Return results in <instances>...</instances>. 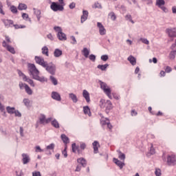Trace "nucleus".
<instances>
[{"label":"nucleus","instance_id":"obj_44","mask_svg":"<svg viewBox=\"0 0 176 176\" xmlns=\"http://www.w3.org/2000/svg\"><path fill=\"white\" fill-rule=\"evenodd\" d=\"M10 10H11L12 13H13L14 14H16V13H17V8L14 6H11Z\"/></svg>","mask_w":176,"mask_h":176},{"label":"nucleus","instance_id":"obj_62","mask_svg":"<svg viewBox=\"0 0 176 176\" xmlns=\"http://www.w3.org/2000/svg\"><path fill=\"white\" fill-rule=\"evenodd\" d=\"M47 38H48L50 41H54V37H53V35L52 34V33H50L49 34H47Z\"/></svg>","mask_w":176,"mask_h":176},{"label":"nucleus","instance_id":"obj_43","mask_svg":"<svg viewBox=\"0 0 176 176\" xmlns=\"http://www.w3.org/2000/svg\"><path fill=\"white\" fill-rule=\"evenodd\" d=\"M118 158L120 160H124L126 159V155H124V153H122V151H119Z\"/></svg>","mask_w":176,"mask_h":176},{"label":"nucleus","instance_id":"obj_63","mask_svg":"<svg viewBox=\"0 0 176 176\" xmlns=\"http://www.w3.org/2000/svg\"><path fill=\"white\" fill-rule=\"evenodd\" d=\"M159 8L162 9V10L165 13H167V12H168V10L167 9V8L164 7V6H161V7Z\"/></svg>","mask_w":176,"mask_h":176},{"label":"nucleus","instance_id":"obj_33","mask_svg":"<svg viewBox=\"0 0 176 176\" xmlns=\"http://www.w3.org/2000/svg\"><path fill=\"white\" fill-rule=\"evenodd\" d=\"M108 67H109V65L108 64H105V65H98L97 66V68L98 69H100V71H107V68H108Z\"/></svg>","mask_w":176,"mask_h":176},{"label":"nucleus","instance_id":"obj_16","mask_svg":"<svg viewBox=\"0 0 176 176\" xmlns=\"http://www.w3.org/2000/svg\"><path fill=\"white\" fill-rule=\"evenodd\" d=\"M82 97H84L85 101L87 103L90 102V94L89 93V91H87V90L84 89L82 91Z\"/></svg>","mask_w":176,"mask_h":176},{"label":"nucleus","instance_id":"obj_34","mask_svg":"<svg viewBox=\"0 0 176 176\" xmlns=\"http://www.w3.org/2000/svg\"><path fill=\"white\" fill-rule=\"evenodd\" d=\"M42 50V54L46 56L47 57H49V48L47 47L44 46L41 49Z\"/></svg>","mask_w":176,"mask_h":176},{"label":"nucleus","instance_id":"obj_22","mask_svg":"<svg viewBox=\"0 0 176 176\" xmlns=\"http://www.w3.org/2000/svg\"><path fill=\"white\" fill-rule=\"evenodd\" d=\"M23 80L25 82H27L28 83H29V85H30V86H32V87H35V84L34 83V80L32 79L27 77V76H24Z\"/></svg>","mask_w":176,"mask_h":176},{"label":"nucleus","instance_id":"obj_52","mask_svg":"<svg viewBox=\"0 0 176 176\" xmlns=\"http://www.w3.org/2000/svg\"><path fill=\"white\" fill-rule=\"evenodd\" d=\"M0 14L5 15V12H3V5L2 4V2L0 1Z\"/></svg>","mask_w":176,"mask_h":176},{"label":"nucleus","instance_id":"obj_59","mask_svg":"<svg viewBox=\"0 0 176 176\" xmlns=\"http://www.w3.org/2000/svg\"><path fill=\"white\" fill-rule=\"evenodd\" d=\"M101 60L102 61H107L108 60V55H102L101 57H100Z\"/></svg>","mask_w":176,"mask_h":176},{"label":"nucleus","instance_id":"obj_51","mask_svg":"<svg viewBox=\"0 0 176 176\" xmlns=\"http://www.w3.org/2000/svg\"><path fill=\"white\" fill-rule=\"evenodd\" d=\"M35 152H36V153H38V152H39V153H41V152H45V150L41 148V146H36L35 147Z\"/></svg>","mask_w":176,"mask_h":176},{"label":"nucleus","instance_id":"obj_25","mask_svg":"<svg viewBox=\"0 0 176 176\" xmlns=\"http://www.w3.org/2000/svg\"><path fill=\"white\" fill-rule=\"evenodd\" d=\"M60 138L63 142L65 144V146L67 145V144H69V138L67 136V135L62 134L60 135Z\"/></svg>","mask_w":176,"mask_h":176},{"label":"nucleus","instance_id":"obj_20","mask_svg":"<svg viewBox=\"0 0 176 176\" xmlns=\"http://www.w3.org/2000/svg\"><path fill=\"white\" fill-rule=\"evenodd\" d=\"M93 148H94V153H98V146H100V143L98 141L95 140L93 143Z\"/></svg>","mask_w":176,"mask_h":176},{"label":"nucleus","instance_id":"obj_9","mask_svg":"<svg viewBox=\"0 0 176 176\" xmlns=\"http://www.w3.org/2000/svg\"><path fill=\"white\" fill-rule=\"evenodd\" d=\"M2 46L3 47H6V49H7V50L10 52V53H12V54H16V51L14 50V47L8 45L6 41H3Z\"/></svg>","mask_w":176,"mask_h":176},{"label":"nucleus","instance_id":"obj_64","mask_svg":"<svg viewBox=\"0 0 176 176\" xmlns=\"http://www.w3.org/2000/svg\"><path fill=\"white\" fill-rule=\"evenodd\" d=\"M22 18L24 19V20H27L28 19H29V16L28 15L27 13H23L22 14Z\"/></svg>","mask_w":176,"mask_h":176},{"label":"nucleus","instance_id":"obj_41","mask_svg":"<svg viewBox=\"0 0 176 176\" xmlns=\"http://www.w3.org/2000/svg\"><path fill=\"white\" fill-rule=\"evenodd\" d=\"M94 9H102V6H101V3L96 2L92 6Z\"/></svg>","mask_w":176,"mask_h":176},{"label":"nucleus","instance_id":"obj_8","mask_svg":"<svg viewBox=\"0 0 176 176\" xmlns=\"http://www.w3.org/2000/svg\"><path fill=\"white\" fill-rule=\"evenodd\" d=\"M34 60L36 64H38V65H41V67H43V68H44V67H46L47 61H45V58H43V57L36 56L34 57Z\"/></svg>","mask_w":176,"mask_h":176},{"label":"nucleus","instance_id":"obj_14","mask_svg":"<svg viewBox=\"0 0 176 176\" xmlns=\"http://www.w3.org/2000/svg\"><path fill=\"white\" fill-rule=\"evenodd\" d=\"M87 17H89V11L86 10H83L82 15L81 16V18H80V23L83 24V23L86 21V20H87Z\"/></svg>","mask_w":176,"mask_h":176},{"label":"nucleus","instance_id":"obj_23","mask_svg":"<svg viewBox=\"0 0 176 176\" xmlns=\"http://www.w3.org/2000/svg\"><path fill=\"white\" fill-rule=\"evenodd\" d=\"M51 124L54 129H60V123H58V121H57L56 119L52 118V120L50 121Z\"/></svg>","mask_w":176,"mask_h":176},{"label":"nucleus","instance_id":"obj_57","mask_svg":"<svg viewBox=\"0 0 176 176\" xmlns=\"http://www.w3.org/2000/svg\"><path fill=\"white\" fill-rule=\"evenodd\" d=\"M171 71H173V69H171V67H170V66H167L165 68V72H166L167 74H170V72H171Z\"/></svg>","mask_w":176,"mask_h":176},{"label":"nucleus","instance_id":"obj_29","mask_svg":"<svg viewBox=\"0 0 176 176\" xmlns=\"http://www.w3.org/2000/svg\"><path fill=\"white\" fill-rule=\"evenodd\" d=\"M128 61L131 64V65H135L137 64V59L133 56H129L127 58Z\"/></svg>","mask_w":176,"mask_h":176},{"label":"nucleus","instance_id":"obj_45","mask_svg":"<svg viewBox=\"0 0 176 176\" xmlns=\"http://www.w3.org/2000/svg\"><path fill=\"white\" fill-rule=\"evenodd\" d=\"M109 16H110L111 19L113 20V21H115L116 20V15L115 14V12H111L109 14Z\"/></svg>","mask_w":176,"mask_h":176},{"label":"nucleus","instance_id":"obj_40","mask_svg":"<svg viewBox=\"0 0 176 176\" xmlns=\"http://www.w3.org/2000/svg\"><path fill=\"white\" fill-rule=\"evenodd\" d=\"M109 122V119L108 118H103L100 120V123L102 126H107Z\"/></svg>","mask_w":176,"mask_h":176},{"label":"nucleus","instance_id":"obj_28","mask_svg":"<svg viewBox=\"0 0 176 176\" xmlns=\"http://www.w3.org/2000/svg\"><path fill=\"white\" fill-rule=\"evenodd\" d=\"M83 112L85 115H88V116H91V111H90V107H89V106L83 107Z\"/></svg>","mask_w":176,"mask_h":176},{"label":"nucleus","instance_id":"obj_11","mask_svg":"<svg viewBox=\"0 0 176 176\" xmlns=\"http://www.w3.org/2000/svg\"><path fill=\"white\" fill-rule=\"evenodd\" d=\"M22 156V163L23 164H28L30 162H31V157L30 155L27 153H23L21 155Z\"/></svg>","mask_w":176,"mask_h":176},{"label":"nucleus","instance_id":"obj_36","mask_svg":"<svg viewBox=\"0 0 176 176\" xmlns=\"http://www.w3.org/2000/svg\"><path fill=\"white\" fill-rule=\"evenodd\" d=\"M166 5V1L164 0H156V6L158 8H162V6H164Z\"/></svg>","mask_w":176,"mask_h":176},{"label":"nucleus","instance_id":"obj_55","mask_svg":"<svg viewBox=\"0 0 176 176\" xmlns=\"http://www.w3.org/2000/svg\"><path fill=\"white\" fill-rule=\"evenodd\" d=\"M19 133H20L21 137H24V129L23 128V126H20Z\"/></svg>","mask_w":176,"mask_h":176},{"label":"nucleus","instance_id":"obj_48","mask_svg":"<svg viewBox=\"0 0 176 176\" xmlns=\"http://www.w3.org/2000/svg\"><path fill=\"white\" fill-rule=\"evenodd\" d=\"M70 39H72V45H76V43H78V42L76 41V38H75V36H70Z\"/></svg>","mask_w":176,"mask_h":176},{"label":"nucleus","instance_id":"obj_46","mask_svg":"<svg viewBox=\"0 0 176 176\" xmlns=\"http://www.w3.org/2000/svg\"><path fill=\"white\" fill-rule=\"evenodd\" d=\"M88 57H89V60L91 61H92L93 63H94L96 61V55L91 54L89 56H88Z\"/></svg>","mask_w":176,"mask_h":176},{"label":"nucleus","instance_id":"obj_61","mask_svg":"<svg viewBox=\"0 0 176 176\" xmlns=\"http://www.w3.org/2000/svg\"><path fill=\"white\" fill-rule=\"evenodd\" d=\"M32 176H42V175L39 171H34V172H32Z\"/></svg>","mask_w":176,"mask_h":176},{"label":"nucleus","instance_id":"obj_49","mask_svg":"<svg viewBox=\"0 0 176 176\" xmlns=\"http://www.w3.org/2000/svg\"><path fill=\"white\" fill-rule=\"evenodd\" d=\"M80 152L82 153V151H85L86 149V143H80Z\"/></svg>","mask_w":176,"mask_h":176},{"label":"nucleus","instance_id":"obj_58","mask_svg":"<svg viewBox=\"0 0 176 176\" xmlns=\"http://www.w3.org/2000/svg\"><path fill=\"white\" fill-rule=\"evenodd\" d=\"M0 111L1 112H3V113H6V111H5V106H3L1 102H0Z\"/></svg>","mask_w":176,"mask_h":176},{"label":"nucleus","instance_id":"obj_30","mask_svg":"<svg viewBox=\"0 0 176 176\" xmlns=\"http://www.w3.org/2000/svg\"><path fill=\"white\" fill-rule=\"evenodd\" d=\"M23 103L26 108H30V107H31V100L29 98H23Z\"/></svg>","mask_w":176,"mask_h":176},{"label":"nucleus","instance_id":"obj_2","mask_svg":"<svg viewBox=\"0 0 176 176\" xmlns=\"http://www.w3.org/2000/svg\"><path fill=\"white\" fill-rule=\"evenodd\" d=\"M47 72L50 74L52 76L56 75V72L57 71V67L56 66V64L53 63L52 62L47 63L45 65V67H44Z\"/></svg>","mask_w":176,"mask_h":176},{"label":"nucleus","instance_id":"obj_60","mask_svg":"<svg viewBox=\"0 0 176 176\" xmlns=\"http://www.w3.org/2000/svg\"><path fill=\"white\" fill-rule=\"evenodd\" d=\"M76 6V3H75V2H72L69 5V9H75Z\"/></svg>","mask_w":176,"mask_h":176},{"label":"nucleus","instance_id":"obj_54","mask_svg":"<svg viewBox=\"0 0 176 176\" xmlns=\"http://www.w3.org/2000/svg\"><path fill=\"white\" fill-rule=\"evenodd\" d=\"M155 174L156 176H162V170L160 169H155Z\"/></svg>","mask_w":176,"mask_h":176},{"label":"nucleus","instance_id":"obj_39","mask_svg":"<svg viewBox=\"0 0 176 176\" xmlns=\"http://www.w3.org/2000/svg\"><path fill=\"white\" fill-rule=\"evenodd\" d=\"M18 9L19 10H27V5L24 3H19L18 6Z\"/></svg>","mask_w":176,"mask_h":176},{"label":"nucleus","instance_id":"obj_24","mask_svg":"<svg viewBox=\"0 0 176 176\" xmlns=\"http://www.w3.org/2000/svg\"><path fill=\"white\" fill-rule=\"evenodd\" d=\"M72 152L74 153H76V151H77L78 154L81 153L80 148H79V146H76V143H73L72 144Z\"/></svg>","mask_w":176,"mask_h":176},{"label":"nucleus","instance_id":"obj_50","mask_svg":"<svg viewBox=\"0 0 176 176\" xmlns=\"http://www.w3.org/2000/svg\"><path fill=\"white\" fill-rule=\"evenodd\" d=\"M139 41H141V42H142V43H144L145 45H149V41H148V39L146 38H140Z\"/></svg>","mask_w":176,"mask_h":176},{"label":"nucleus","instance_id":"obj_3","mask_svg":"<svg viewBox=\"0 0 176 176\" xmlns=\"http://www.w3.org/2000/svg\"><path fill=\"white\" fill-rule=\"evenodd\" d=\"M54 30L57 32L56 36L59 41H67V34L63 32V29L60 26H54Z\"/></svg>","mask_w":176,"mask_h":176},{"label":"nucleus","instance_id":"obj_10","mask_svg":"<svg viewBox=\"0 0 176 176\" xmlns=\"http://www.w3.org/2000/svg\"><path fill=\"white\" fill-rule=\"evenodd\" d=\"M166 32L170 38H176V28H167Z\"/></svg>","mask_w":176,"mask_h":176},{"label":"nucleus","instance_id":"obj_6","mask_svg":"<svg viewBox=\"0 0 176 176\" xmlns=\"http://www.w3.org/2000/svg\"><path fill=\"white\" fill-rule=\"evenodd\" d=\"M53 120V118L50 117L46 119V116L45 114H41L40 118H38L39 124H47V123H50Z\"/></svg>","mask_w":176,"mask_h":176},{"label":"nucleus","instance_id":"obj_7","mask_svg":"<svg viewBox=\"0 0 176 176\" xmlns=\"http://www.w3.org/2000/svg\"><path fill=\"white\" fill-rule=\"evenodd\" d=\"M50 8L52 10H53L54 12H58V10L63 12V10H64V6L56 2H52V3L50 6Z\"/></svg>","mask_w":176,"mask_h":176},{"label":"nucleus","instance_id":"obj_26","mask_svg":"<svg viewBox=\"0 0 176 176\" xmlns=\"http://www.w3.org/2000/svg\"><path fill=\"white\" fill-rule=\"evenodd\" d=\"M69 98H71L72 101L74 103L76 104L78 102V96L75 95V94L71 93L69 94Z\"/></svg>","mask_w":176,"mask_h":176},{"label":"nucleus","instance_id":"obj_21","mask_svg":"<svg viewBox=\"0 0 176 176\" xmlns=\"http://www.w3.org/2000/svg\"><path fill=\"white\" fill-rule=\"evenodd\" d=\"M61 56H63V51L58 48L55 49L54 56L56 57V58H58V57H61Z\"/></svg>","mask_w":176,"mask_h":176},{"label":"nucleus","instance_id":"obj_17","mask_svg":"<svg viewBox=\"0 0 176 176\" xmlns=\"http://www.w3.org/2000/svg\"><path fill=\"white\" fill-rule=\"evenodd\" d=\"M77 163H78V164H80V166L84 168L87 166V161L83 157H80L77 159Z\"/></svg>","mask_w":176,"mask_h":176},{"label":"nucleus","instance_id":"obj_13","mask_svg":"<svg viewBox=\"0 0 176 176\" xmlns=\"http://www.w3.org/2000/svg\"><path fill=\"white\" fill-rule=\"evenodd\" d=\"M105 113H109L111 112V110L113 108V105L112 104V102L111 100H107L105 102Z\"/></svg>","mask_w":176,"mask_h":176},{"label":"nucleus","instance_id":"obj_42","mask_svg":"<svg viewBox=\"0 0 176 176\" xmlns=\"http://www.w3.org/2000/svg\"><path fill=\"white\" fill-rule=\"evenodd\" d=\"M175 55H176V50H173L170 52L169 54V58H170V60H174V58H175Z\"/></svg>","mask_w":176,"mask_h":176},{"label":"nucleus","instance_id":"obj_12","mask_svg":"<svg viewBox=\"0 0 176 176\" xmlns=\"http://www.w3.org/2000/svg\"><path fill=\"white\" fill-rule=\"evenodd\" d=\"M97 27L99 28L100 35H105L107 34V30L104 28V25L100 22L97 23Z\"/></svg>","mask_w":176,"mask_h":176},{"label":"nucleus","instance_id":"obj_1","mask_svg":"<svg viewBox=\"0 0 176 176\" xmlns=\"http://www.w3.org/2000/svg\"><path fill=\"white\" fill-rule=\"evenodd\" d=\"M28 71L29 72V74L32 76V78L35 80H38L41 82V83L47 82V78L42 76H39L40 72L35 66L34 63H28Z\"/></svg>","mask_w":176,"mask_h":176},{"label":"nucleus","instance_id":"obj_56","mask_svg":"<svg viewBox=\"0 0 176 176\" xmlns=\"http://www.w3.org/2000/svg\"><path fill=\"white\" fill-rule=\"evenodd\" d=\"M14 113L15 114V116H16L17 118H21V113H20L19 110H15Z\"/></svg>","mask_w":176,"mask_h":176},{"label":"nucleus","instance_id":"obj_35","mask_svg":"<svg viewBox=\"0 0 176 176\" xmlns=\"http://www.w3.org/2000/svg\"><path fill=\"white\" fill-rule=\"evenodd\" d=\"M6 111H7L8 113H10V115H13V113H14V112L16 111V108L10 107V106H8L6 107Z\"/></svg>","mask_w":176,"mask_h":176},{"label":"nucleus","instance_id":"obj_5","mask_svg":"<svg viewBox=\"0 0 176 176\" xmlns=\"http://www.w3.org/2000/svg\"><path fill=\"white\" fill-rule=\"evenodd\" d=\"M166 164L168 166H176V156L174 154L166 156Z\"/></svg>","mask_w":176,"mask_h":176},{"label":"nucleus","instance_id":"obj_47","mask_svg":"<svg viewBox=\"0 0 176 176\" xmlns=\"http://www.w3.org/2000/svg\"><path fill=\"white\" fill-rule=\"evenodd\" d=\"M62 155H63L64 157H68V153H67V145L65 146V148L62 151Z\"/></svg>","mask_w":176,"mask_h":176},{"label":"nucleus","instance_id":"obj_4","mask_svg":"<svg viewBox=\"0 0 176 176\" xmlns=\"http://www.w3.org/2000/svg\"><path fill=\"white\" fill-rule=\"evenodd\" d=\"M100 83V88L102 90H103L104 93L110 98V100H112V95H111V88L108 87L107 83L100 80L99 81Z\"/></svg>","mask_w":176,"mask_h":176},{"label":"nucleus","instance_id":"obj_37","mask_svg":"<svg viewBox=\"0 0 176 176\" xmlns=\"http://www.w3.org/2000/svg\"><path fill=\"white\" fill-rule=\"evenodd\" d=\"M25 90L27 94H28V96H32V89H31V88L30 87V86H28V85H25Z\"/></svg>","mask_w":176,"mask_h":176},{"label":"nucleus","instance_id":"obj_53","mask_svg":"<svg viewBox=\"0 0 176 176\" xmlns=\"http://www.w3.org/2000/svg\"><path fill=\"white\" fill-rule=\"evenodd\" d=\"M25 85H27V84L23 83L22 82H19V89L21 90H23V89H25Z\"/></svg>","mask_w":176,"mask_h":176},{"label":"nucleus","instance_id":"obj_31","mask_svg":"<svg viewBox=\"0 0 176 176\" xmlns=\"http://www.w3.org/2000/svg\"><path fill=\"white\" fill-rule=\"evenodd\" d=\"M82 54L84 56V57H85V58H89V54H90V51L88 50L87 48L85 47L82 50Z\"/></svg>","mask_w":176,"mask_h":176},{"label":"nucleus","instance_id":"obj_15","mask_svg":"<svg viewBox=\"0 0 176 176\" xmlns=\"http://www.w3.org/2000/svg\"><path fill=\"white\" fill-rule=\"evenodd\" d=\"M51 97L52 98H53V100H55L56 101H61V96L60 95V94H58V92L52 91Z\"/></svg>","mask_w":176,"mask_h":176},{"label":"nucleus","instance_id":"obj_18","mask_svg":"<svg viewBox=\"0 0 176 176\" xmlns=\"http://www.w3.org/2000/svg\"><path fill=\"white\" fill-rule=\"evenodd\" d=\"M113 162L115 163V164L118 166L120 170H122V168L124 167V163L122 162L120 160H118L117 158H113Z\"/></svg>","mask_w":176,"mask_h":176},{"label":"nucleus","instance_id":"obj_27","mask_svg":"<svg viewBox=\"0 0 176 176\" xmlns=\"http://www.w3.org/2000/svg\"><path fill=\"white\" fill-rule=\"evenodd\" d=\"M33 10H34V14L37 17L38 21H41V10H38L36 8H34Z\"/></svg>","mask_w":176,"mask_h":176},{"label":"nucleus","instance_id":"obj_19","mask_svg":"<svg viewBox=\"0 0 176 176\" xmlns=\"http://www.w3.org/2000/svg\"><path fill=\"white\" fill-rule=\"evenodd\" d=\"M2 21L7 28H9V27H12V25H13V21L10 19H3Z\"/></svg>","mask_w":176,"mask_h":176},{"label":"nucleus","instance_id":"obj_32","mask_svg":"<svg viewBox=\"0 0 176 176\" xmlns=\"http://www.w3.org/2000/svg\"><path fill=\"white\" fill-rule=\"evenodd\" d=\"M50 80L52 82L54 86H57V85H58V81L57 80V78L53 76H50Z\"/></svg>","mask_w":176,"mask_h":176},{"label":"nucleus","instance_id":"obj_38","mask_svg":"<svg viewBox=\"0 0 176 176\" xmlns=\"http://www.w3.org/2000/svg\"><path fill=\"white\" fill-rule=\"evenodd\" d=\"M55 146H56V144H54V143H52L50 145L47 146L45 149L46 151H54Z\"/></svg>","mask_w":176,"mask_h":176}]
</instances>
